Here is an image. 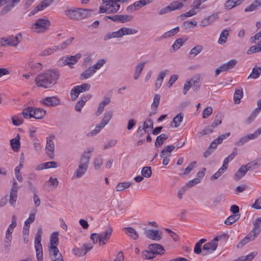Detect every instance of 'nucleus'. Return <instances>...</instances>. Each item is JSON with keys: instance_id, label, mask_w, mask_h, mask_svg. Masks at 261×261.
Listing matches in <instances>:
<instances>
[{"instance_id": "obj_1", "label": "nucleus", "mask_w": 261, "mask_h": 261, "mask_svg": "<svg viewBox=\"0 0 261 261\" xmlns=\"http://www.w3.org/2000/svg\"><path fill=\"white\" fill-rule=\"evenodd\" d=\"M60 76L58 70H48L38 74L36 77L35 82L39 87L50 88L57 83Z\"/></svg>"}, {"instance_id": "obj_2", "label": "nucleus", "mask_w": 261, "mask_h": 261, "mask_svg": "<svg viewBox=\"0 0 261 261\" xmlns=\"http://www.w3.org/2000/svg\"><path fill=\"white\" fill-rule=\"evenodd\" d=\"M93 150V148H89L87 151L84 152L81 154L79 161L78 167L73 174L71 178L72 180L80 178L86 173L91 158V153Z\"/></svg>"}, {"instance_id": "obj_3", "label": "nucleus", "mask_w": 261, "mask_h": 261, "mask_svg": "<svg viewBox=\"0 0 261 261\" xmlns=\"http://www.w3.org/2000/svg\"><path fill=\"white\" fill-rule=\"evenodd\" d=\"M91 10L87 9L67 8L65 14L71 19L81 20L90 16Z\"/></svg>"}, {"instance_id": "obj_4", "label": "nucleus", "mask_w": 261, "mask_h": 261, "mask_svg": "<svg viewBox=\"0 0 261 261\" xmlns=\"http://www.w3.org/2000/svg\"><path fill=\"white\" fill-rule=\"evenodd\" d=\"M22 114L26 119L34 118L36 119H41L45 115L46 111L42 108L28 107L23 109Z\"/></svg>"}, {"instance_id": "obj_5", "label": "nucleus", "mask_w": 261, "mask_h": 261, "mask_svg": "<svg viewBox=\"0 0 261 261\" xmlns=\"http://www.w3.org/2000/svg\"><path fill=\"white\" fill-rule=\"evenodd\" d=\"M102 4L100 6L99 13H115L120 9V5L116 0H102Z\"/></svg>"}, {"instance_id": "obj_6", "label": "nucleus", "mask_w": 261, "mask_h": 261, "mask_svg": "<svg viewBox=\"0 0 261 261\" xmlns=\"http://www.w3.org/2000/svg\"><path fill=\"white\" fill-rule=\"evenodd\" d=\"M50 25L48 19L39 18L32 24L31 30L34 33H43L48 29Z\"/></svg>"}, {"instance_id": "obj_7", "label": "nucleus", "mask_w": 261, "mask_h": 261, "mask_svg": "<svg viewBox=\"0 0 261 261\" xmlns=\"http://www.w3.org/2000/svg\"><path fill=\"white\" fill-rule=\"evenodd\" d=\"M225 234L217 236L212 241L205 244L203 246L202 255H206L214 251L218 246L217 242L222 238H225Z\"/></svg>"}, {"instance_id": "obj_8", "label": "nucleus", "mask_w": 261, "mask_h": 261, "mask_svg": "<svg viewBox=\"0 0 261 261\" xmlns=\"http://www.w3.org/2000/svg\"><path fill=\"white\" fill-rule=\"evenodd\" d=\"M90 87V85L87 83L82 84L81 85L74 87L71 90L70 93L71 100L72 101L75 100L81 93L88 91Z\"/></svg>"}, {"instance_id": "obj_9", "label": "nucleus", "mask_w": 261, "mask_h": 261, "mask_svg": "<svg viewBox=\"0 0 261 261\" xmlns=\"http://www.w3.org/2000/svg\"><path fill=\"white\" fill-rule=\"evenodd\" d=\"M81 57L80 54H77L74 56H68L63 57L59 61L60 65L63 66L68 65L70 67L73 68L72 65L75 64Z\"/></svg>"}, {"instance_id": "obj_10", "label": "nucleus", "mask_w": 261, "mask_h": 261, "mask_svg": "<svg viewBox=\"0 0 261 261\" xmlns=\"http://www.w3.org/2000/svg\"><path fill=\"white\" fill-rule=\"evenodd\" d=\"M113 231V228L109 226L108 229L104 231L97 233L98 238L96 240V242H98L100 246L105 245L110 239Z\"/></svg>"}, {"instance_id": "obj_11", "label": "nucleus", "mask_w": 261, "mask_h": 261, "mask_svg": "<svg viewBox=\"0 0 261 261\" xmlns=\"http://www.w3.org/2000/svg\"><path fill=\"white\" fill-rule=\"evenodd\" d=\"M134 17L129 15H115L113 16H106L104 17L105 20L108 19H111L113 21L119 23H125L132 21Z\"/></svg>"}, {"instance_id": "obj_12", "label": "nucleus", "mask_w": 261, "mask_h": 261, "mask_svg": "<svg viewBox=\"0 0 261 261\" xmlns=\"http://www.w3.org/2000/svg\"><path fill=\"white\" fill-rule=\"evenodd\" d=\"M40 103L46 107H56L60 103V99L57 96L46 97L40 100Z\"/></svg>"}, {"instance_id": "obj_13", "label": "nucleus", "mask_w": 261, "mask_h": 261, "mask_svg": "<svg viewBox=\"0 0 261 261\" xmlns=\"http://www.w3.org/2000/svg\"><path fill=\"white\" fill-rule=\"evenodd\" d=\"M55 136L53 135L46 138V153L50 159H53L54 157L55 144L53 140Z\"/></svg>"}, {"instance_id": "obj_14", "label": "nucleus", "mask_w": 261, "mask_h": 261, "mask_svg": "<svg viewBox=\"0 0 261 261\" xmlns=\"http://www.w3.org/2000/svg\"><path fill=\"white\" fill-rule=\"evenodd\" d=\"M19 187L15 179L13 180V184L11 189L9 202L11 205L14 206L17 198V191Z\"/></svg>"}, {"instance_id": "obj_15", "label": "nucleus", "mask_w": 261, "mask_h": 261, "mask_svg": "<svg viewBox=\"0 0 261 261\" xmlns=\"http://www.w3.org/2000/svg\"><path fill=\"white\" fill-rule=\"evenodd\" d=\"M145 234L147 238L154 241H159L162 238L161 233L157 230H147L145 231Z\"/></svg>"}, {"instance_id": "obj_16", "label": "nucleus", "mask_w": 261, "mask_h": 261, "mask_svg": "<svg viewBox=\"0 0 261 261\" xmlns=\"http://www.w3.org/2000/svg\"><path fill=\"white\" fill-rule=\"evenodd\" d=\"M21 0H11L9 4L4 6L0 11V16H4L10 11Z\"/></svg>"}, {"instance_id": "obj_17", "label": "nucleus", "mask_w": 261, "mask_h": 261, "mask_svg": "<svg viewBox=\"0 0 261 261\" xmlns=\"http://www.w3.org/2000/svg\"><path fill=\"white\" fill-rule=\"evenodd\" d=\"M253 229L250 232L256 238L261 232V217L253 221Z\"/></svg>"}, {"instance_id": "obj_18", "label": "nucleus", "mask_w": 261, "mask_h": 261, "mask_svg": "<svg viewBox=\"0 0 261 261\" xmlns=\"http://www.w3.org/2000/svg\"><path fill=\"white\" fill-rule=\"evenodd\" d=\"M218 16H219L218 13H213L207 17L204 18L201 21L200 25L201 27H205L211 24L218 18Z\"/></svg>"}, {"instance_id": "obj_19", "label": "nucleus", "mask_w": 261, "mask_h": 261, "mask_svg": "<svg viewBox=\"0 0 261 261\" xmlns=\"http://www.w3.org/2000/svg\"><path fill=\"white\" fill-rule=\"evenodd\" d=\"M153 128V121L150 118H148L145 121H144L143 127L139 126L138 127L137 133L138 134H139L140 132H142L143 130H144L145 132H148V130H147L148 128L152 129Z\"/></svg>"}, {"instance_id": "obj_20", "label": "nucleus", "mask_w": 261, "mask_h": 261, "mask_svg": "<svg viewBox=\"0 0 261 261\" xmlns=\"http://www.w3.org/2000/svg\"><path fill=\"white\" fill-rule=\"evenodd\" d=\"M256 139L255 136L252 134H250L241 137L238 141L236 142L235 145L237 146H242L250 140H253Z\"/></svg>"}, {"instance_id": "obj_21", "label": "nucleus", "mask_w": 261, "mask_h": 261, "mask_svg": "<svg viewBox=\"0 0 261 261\" xmlns=\"http://www.w3.org/2000/svg\"><path fill=\"white\" fill-rule=\"evenodd\" d=\"M123 36L122 31V28L118 30L117 31L110 32L106 34L104 37L103 40L107 41L112 38H121Z\"/></svg>"}, {"instance_id": "obj_22", "label": "nucleus", "mask_w": 261, "mask_h": 261, "mask_svg": "<svg viewBox=\"0 0 261 261\" xmlns=\"http://www.w3.org/2000/svg\"><path fill=\"white\" fill-rule=\"evenodd\" d=\"M49 254L51 260L62 257V254L59 252L57 247H49Z\"/></svg>"}, {"instance_id": "obj_23", "label": "nucleus", "mask_w": 261, "mask_h": 261, "mask_svg": "<svg viewBox=\"0 0 261 261\" xmlns=\"http://www.w3.org/2000/svg\"><path fill=\"white\" fill-rule=\"evenodd\" d=\"M244 0H227L224 4V8L226 10H230L234 7L241 5Z\"/></svg>"}, {"instance_id": "obj_24", "label": "nucleus", "mask_w": 261, "mask_h": 261, "mask_svg": "<svg viewBox=\"0 0 261 261\" xmlns=\"http://www.w3.org/2000/svg\"><path fill=\"white\" fill-rule=\"evenodd\" d=\"M257 104L258 108H256L247 118V122L248 123H251L261 111V98L258 100Z\"/></svg>"}, {"instance_id": "obj_25", "label": "nucleus", "mask_w": 261, "mask_h": 261, "mask_svg": "<svg viewBox=\"0 0 261 261\" xmlns=\"http://www.w3.org/2000/svg\"><path fill=\"white\" fill-rule=\"evenodd\" d=\"M148 249L155 252L156 254H162L165 252L163 247L159 244H150L148 246Z\"/></svg>"}, {"instance_id": "obj_26", "label": "nucleus", "mask_w": 261, "mask_h": 261, "mask_svg": "<svg viewBox=\"0 0 261 261\" xmlns=\"http://www.w3.org/2000/svg\"><path fill=\"white\" fill-rule=\"evenodd\" d=\"M261 165V157L251 161L246 165L248 171L257 169Z\"/></svg>"}, {"instance_id": "obj_27", "label": "nucleus", "mask_w": 261, "mask_h": 261, "mask_svg": "<svg viewBox=\"0 0 261 261\" xmlns=\"http://www.w3.org/2000/svg\"><path fill=\"white\" fill-rule=\"evenodd\" d=\"M10 145L14 151H18L20 147V136L17 134L16 137L10 141Z\"/></svg>"}, {"instance_id": "obj_28", "label": "nucleus", "mask_w": 261, "mask_h": 261, "mask_svg": "<svg viewBox=\"0 0 261 261\" xmlns=\"http://www.w3.org/2000/svg\"><path fill=\"white\" fill-rule=\"evenodd\" d=\"M248 171L247 169L246 166H242L238 171L234 174V178L236 180H240L242 177H243Z\"/></svg>"}, {"instance_id": "obj_29", "label": "nucleus", "mask_w": 261, "mask_h": 261, "mask_svg": "<svg viewBox=\"0 0 261 261\" xmlns=\"http://www.w3.org/2000/svg\"><path fill=\"white\" fill-rule=\"evenodd\" d=\"M256 238L252 234L249 232L244 239H243L238 244V248H241L245 244L251 241H253Z\"/></svg>"}, {"instance_id": "obj_30", "label": "nucleus", "mask_w": 261, "mask_h": 261, "mask_svg": "<svg viewBox=\"0 0 261 261\" xmlns=\"http://www.w3.org/2000/svg\"><path fill=\"white\" fill-rule=\"evenodd\" d=\"M123 230H124L126 234L134 240H137L139 238L138 232L133 227H125L123 228Z\"/></svg>"}, {"instance_id": "obj_31", "label": "nucleus", "mask_w": 261, "mask_h": 261, "mask_svg": "<svg viewBox=\"0 0 261 261\" xmlns=\"http://www.w3.org/2000/svg\"><path fill=\"white\" fill-rule=\"evenodd\" d=\"M167 74V70H163L160 72L159 74L155 84V90H158L162 85L163 80L166 76Z\"/></svg>"}, {"instance_id": "obj_32", "label": "nucleus", "mask_w": 261, "mask_h": 261, "mask_svg": "<svg viewBox=\"0 0 261 261\" xmlns=\"http://www.w3.org/2000/svg\"><path fill=\"white\" fill-rule=\"evenodd\" d=\"M42 233V229L41 227L38 228L37 232L36 234L35 238V248H42L41 235Z\"/></svg>"}, {"instance_id": "obj_33", "label": "nucleus", "mask_w": 261, "mask_h": 261, "mask_svg": "<svg viewBox=\"0 0 261 261\" xmlns=\"http://www.w3.org/2000/svg\"><path fill=\"white\" fill-rule=\"evenodd\" d=\"M179 31V28L177 27L171 30L167 31L163 34L162 36L158 38L160 40L166 39L167 38L171 37L177 34Z\"/></svg>"}, {"instance_id": "obj_34", "label": "nucleus", "mask_w": 261, "mask_h": 261, "mask_svg": "<svg viewBox=\"0 0 261 261\" xmlns=\"http://www.w3.org/2000/svg\"><path fill=\"white\" fill-rule=\"evenodd\" d=\"M146 63V62H143L139 63L136 65V66L135 67V73H134V78L135 80H137L139 78L142 70H143V68H144V66Z\"/></svg>"}, {"instance_id": "obj_35", "label": "nucleus", "mask_w": 261, "mask_h": 261, "mask_svg": "<svg viewBox=\"0 0 261 261\" xmlns=\"http://www.w3.org/2000/svg\"><path fill=\"white\" fill-rule=\"evenodd\" d=\"M21 37V34L20 33L17 34L16 36L12 35L9 37V42L8 43V45L15 47L17 46L20 42L19 37Z\"/></svg>"}, {"instance_id": "obj_36", "label": "nucleus", "mask_w": 261, "mask_h": 261, "mask_svg": "<svg viewBox=\"0 0 261 261\" xmlns=\"http://www.w3.org/2000/svg\"><path fill=\"white\" fill-rule=\"evenodd\" d=\"M203 47L200 45H196L195 47L192 48L189 53V56L190 58H194L197 55L200 54L203 50Z\"/></svg>"}, {"instance_id": "obj_37", "label": "nucleus", "mask_w": 261, "mask_h": 261, "mask_svg": "<svg viewBox=\"0 0 261 261\" xmlns=\"http://www.w3.org/2000/svg\"><path fill=\"white\" fill-rule=\"evenodd\" d=\"M95 73V71H94V70L92 69L91 67H90L81 74L80 78L81 80H86L89 79Z\"/></svg>"}, {"instance_id": "obj_38", "label": "nucleus", "mask_w": 261, "mask_h": 261, "mask_svg": "<svg viewBox=\"0 0 261 261\" xmlns=\"http://www.w3.org/2000/svg\"><path fill=\"white\" fill-rule=\"evenodd\" d=\"M103 163V159L100 155H97L93 161L94 169L98 170L100 169Z\"/></svg>"}, {"instance_id": "obj_39", "label": "nucleus", "mask_w": 261, "mask_h": 261, "mask_svg": "<svg viewBox=\"0 0 261 261\" xmlns=\"http://www.w3.org/2000/svg\"><path fill=\"white\" fill-rule=\"evenodd\" d=\"M228 36V31L226 29L223 30L220 34V37L218 41V43L221 45L224 44L226 42Z\"/></svg>"}, {"instance_id": "obj_40", "label": "nucleus", "mask_w": 261, "mask_h": 261, "mask_svg": "<svg viewBox=\"0 0 261 261\" xmlns=\"http://www.w3.org/2000/svg\"><path fill=\"white\" fill-rule=\"evenodd\" d=\"M187 40V38H179L176 39L172 45V48L174 50L178 49Z\"/></svg>"}, {"instance_id": "obj_41", "label": "nucleus", "mask_w": 261, "mask_h": 261, "mask_svg": "<svg viewBox=\"0 0 261 261\" xmlns=\"http://www.w3.org/2000/svg\"><path fill=\"white\" fill-rule=\"evenodd\" d=\"M174 148L175 146L173 145L166 146L161 151L160 153V156L163 157L164 155L171 156V153L174 150Z\"/></svg>"}, {"instance_id": "obj_42", "label": "nucleus", "mask_w": 261, "mask_h": 261, "mask_svg": "<svg viewBox=\"0 0 261 261\" xmlns=\"http://www.w3.org/2000/svg\"><path fill=\"white\" fill-rule=\"evenodd\" d=\"M59 244L58 233L53 232L50 237V247H57Z\"/></svg>"}, {"instance_id": "obj_43", "label": "nucleus", "mask_w": 261, "mask_h": 261, "mask_svg": "<svg viewBox=\"0 0 261 261\" xmlns=\"http://www.w3.org/2000/svg\"><path fill=\"white\" fill-rule=\"evenodd\" d=\"M168 6L170 8L171 12L176 10L181 9L184 7L182 3H180V2L177 1L171 2Z\"/></svg>"}, {"instance_id": "obj_44", "label": "nucleus", "mask_w": 261, "mask_h": 261, "mask_svg": "<svg viewBox=\"0 0 261 261\" xmlns=\"http://www.w3.org/2000/svg\"><path fill=\"white\" fill-rule=\"evenodd\" d=\"M168 138V136L165 134H162L158 136L155 142V146L156 147H160L162 145L165 140Z\"/></svg>"}, {"instance_id": "obj_45", "label": "nucleus", "mask_w": 261, "mask_h": 261, "mask_svg": "<svg viewBox=\"0 0 261 261\" xmlns=\"http://www.w3.org/2000/svg\"><path fill=\"white\" fill-rule=\"evenodd\" d=\"M243 95L242 89H236L233 95L234 102L236 104H239Z\"/></svg>"}, {"instance_id": "obj_46", "label": "nucleus", "mask_w": 261, "mask_h": 261, "mask_svg": "<svg viewBox=\"0 0 261 261\" xmlns=\"http://www.w3.org/2000/svg\"><path fill=\"white\" fill-rule=\"evenodd\" d=\"M261 74V67H257L255 66L252 69V72L248 77V79L252 78L256 79L258 78Z\"/></svg>"}, {"instance_id": "obj_47", "label": "nucleus", "mask_w": 261, "mask_h": 261, "mask_svg": "<svg viewBox=\"0 0 261 261\" xmlns=\"http://www.w3.org/2000/svg\"><path fill=\"white\" fill-rule=\"evenodd\" d=\"M240 216L239 214L231 215L225 220L224 223L226 225H231L239 220Z\"/></svg>"}, {"instance_id": "obj_48", "label": "nucleus", "mask_w": 261, "mask_h": 261, "mask_svg": "<svg viewBox=\"0 0 261 261\" xmlns=\"http://www.w3.org/2000/svg\"><path fill=\"white\" fill-rule=\"evenodd\" d=\"M12 235L6 234L4 239V247L7 252H9L11 244Z\"/></svg>"}, {"instance_id": "obj_49", "label": "nucleus", "mask_w": 261, "mask_h": 261, "mask_svg": "<svg viewBox=\"0 0 261 261\" xmlns=\"http://www.w3.org/2000/svg\"><path fill=\"white\" fill-rule=\"evenodd\" d=\"M183 120V115L182 113L177 114L173 119L172 123L174 124L173 126L174 127H177L180 125V123Z\"/></svg>"}, {"instance_id": "obj_50", "label": "nucleus", "mask_w": 261, "mask_h": 261, "mask_svg": "<svg viewBox=\"0 0 261 261\" xmlns=\"http://www.w3.org/2000/svg\"><path fill=\"white\" fill-rule=\"evenodd\" d=\"M16 225H17L16 219L15 218V217L14 216H13L12 218L11 224H10V225L9 226V227L6 231V234L12 235V233L13 231V229H14V227H15L16 226Z\"/></svg>"}, {"instance_id": "obj_51", "label": "nucleus", "mask_w": 261, "mask_h": 261, "mask_svg": "<svg viewBox=\"0 0 261 261\" xmlns=\"http://www.w3.org/2000/svg\"><path fill=\"white\" fill-rule=\"evenodd\" d=\"M12 123L15 126L20 125L23 122V119L21 114L12 117Z\"/></svg>"}, {"instance_id": "obj_52", "label": "nucleus", "mask_w": 261, "mask_h": 261, "mask_svg": "<svg viewBox=\"0 0 261 261\" xmlns=\"http://www.w3.org/2000/svg\"><path fill=\"white\" fill-rule=\"evenodd\" d=\"M132 182H124L119 183L116 187V191L120 192L127 189L130 187Z\"/></svg>"}, {"instance_id": "obj_53", "label": "nucleus", "mask_w": 261, "mask_h": 261, "mask_svg": "<svg viewBox=\"0 0 261 261\" xmlns=\"http://www.w3.org/2000/svg\"><path fill=\"white\" fill-rule=\"evenodd\" d=\"M237 154V148H234L233 149L232 152L224 160L223 164L228 167V163L233 159Z\"/></svg>"}, {"instance_id": "obj_54", "label": "nucleus", "mask_w": 261, "mask_h": 261, "mask_svg": "<svg viewBox=\"0 0 261 261\" xmlns=\"http://www.w3.org/2000/svg\"><path fill=\"white\" fill-rule=\"evenodd\" d=\"M257 254V252L256 251H254L251 252L248 255H246L245 257L242 256L241 257L238 258L237 259L238 260V261H251Z\"/></svg>"}, {"instance_id": "obj_55", "label": "nucleus", "mask_w": 261, "mask_h": 261, "mask_svg": "<svg viewBox=\"0 0 261 261\" xmlns=\"http://www.w3.org/2000/svg\"><path fill=\"white\" fill-rule=\"evenodd\" d=\"M122 31L123 36L124 35L135 34L138 32V30L135 29L125 27L122 28Z\"/></svg>"}, {"instance_id": "obj_56", "label": "nucleus", "mask_w": 261, "mask_h": 261, "mask_svg": "<svg viewBox=\"0 0 261 261\" xmlns=\"http://www.w3.org/2000/svg\"><path fill=\"white\" fill-rule=\"evenodd\" d=\"M142 175L146 178H149L152 174L151 168L150 167H144L141 170Z\"/></svg>"}, {"instance_id": "obj_57", "label": "nucleus", "mask_w": 261, "mask_h": 261, "mask_svg": "<svg viewBox=\"0 0 261 261\" xmlns=\"http://www.w3.org/2000/svg\"><path fill=\"white\" fill-rule=\"evenodd\" d=\"M49 183L50 186H53L54 189L56 188L59 185V181L56 178H53V177H50L49 180L45 182L44 187L45 188L46 186H49Z\"/></svg>"}, {"instance_id": "obj_58", "label": "nucleus", "mask_w": 261, "mask_h": 261, "mask_svg": "<svg viewBox=\"0 0 261 261\" xmlns=\"http://www.w3.org/2000/svg\"><path fill=\"white\" fill-rule=\"evenodd\" d=\"M105 63V60L100 59L96 64H94L92 66H91V67L94 70V71H95V72H96V71L99 69Z\"/></svg>"}, {"instance_id": "obj_59", "label": "nucleus", "mask_w": 261, "mask_h": 261, "mask_svg": "<svg viewBox=\"0 0 261 261\" xmlns=\"http://www.w3.org/2000/svg\"><path fill=\"white\" fill-rule=\"evenodd\" d=\"M112 115H113V114H112V112H111V111H109V112L105 113V115H104V117H103L102 120H101V122L106 125L108 123V122H109L110 119L112 118Z\"/></svg>"}, {"instance_id": "obj_60", "label": "nucleus", "mask_w": 261, "mask_h": 261, "mask_svg": "<svg viewBox=\"0 0 261 261\" xmlns=\"http://www.w3.org/2000/svg\"><path fill=\"white\" fill-rule=\"evenodd\" d=\"M58 48H59L58 46H54L52 47L48 48H47L46 49H45L43 51H42V52L41 53V55L42 56H47V55H49L54 53L56 50H57L58 49Z\"/></svg>"}, {"instance_id": "obj_61", "label": "nucleus", "mask_w": 261, "mask_h": 261, "mask_svg": "<svg viewBox=\"0 0 261 261\" xmlns=\"http://www.w3.org/2000/svg\"><path fill=\"white\" fill-rule=\"evenodd\" d=\"M143 255L146 259H152L155 257L156 254L152 250H145L142 252Z\"/></svg>"}, {"instance_id": "obj_62", "label": "nucleus", "mask_w": 261, "mask_h": 261, "mask_svg": "<svg viewBox=\"0 0 261 261\" xmlns=\"http://www.w3.org/2000/svg\"><path fill=\"white\" fill-rule=\"evenodd\" d=\"M213 132V128L211 126H208L201 132L198 133V136L199 137L203 136L205 135H208Z\"/></svg>"}, {"instance_id": "obj_63", "label": "nucleus", "mask_w": 261, "mask_h": 261, "mask_svg": "<svg viewBox=\"0 0 261 261\" xmlns=\"http://www.w3.org/2000/svg\"><path fill=\"white\" fill-rule=\"evenodd\" d=\"M106 125H105L101 122L99 124L96 125L94 129L92 130L91 132L90 133L91 135H95L97 134L100 131V130L102 128H103Z\"/></svg>"}, {"instance_id": "obj_64", "label": "nucleus", "mask_w": 261, "mask_h": 261, "mask_svg": "<svg viewBox=\"0 0 261 261\" xmlns=\"http://www.w3.org/2000/svg\"><path fill=\"white\" fill-rule=\"evenodd\" d=\"M72 252L74 255L79 256L85 255L86 254V251H84L83 248H75L72 250Z\"/></svg>"}]
</instances>
